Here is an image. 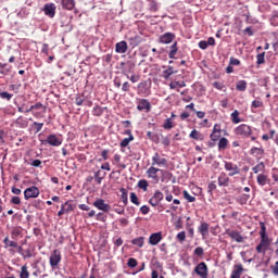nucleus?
<instances>
[{"label": "nucleus", "mask_w": 278, "mask_h": 278, "mask_svg": "<svg viewBox=\"0 0 278 278\" xmlns=\"http://www.w3.org/2000/svg\"><path fill=\"white\" fill-rule=\"evenodd\" d=\"M251 153L252 155H264V149L253 147Z\"/></svg>", "instance_id": "nucleus-44"}, {"label": "nucleus", "mask_w": 278, "mask_h": 278, "mask_svg": "<svg viewBox=\"0 0 278 278\" xmlns=\"http://www.w3.org/2000/svg\"><path fill=\"white\" fill-rule=\"evenodd\" d=\"M193 253H194V255L201 256V255H203V253H205V251L203 250L202 247H198V248H195Z\"/></svg>", "instance_id": "nucleus-56"}, {"label": "nucleus", "mask_w": 278, "mask_h": 278, "mask_svg": "<svg viewBox=\"0 0 278 278\" xmlns=\"http://www.w3.org/2000/svg\"><path fill=\"white\" fill-rule=\"evenodd\" d=\"M126 77H127V79H130V81L132 84H137V81H140V76H138V75H131L130 77H129V75H126Z\"/></svg>", "instance_id": "nucleus-51"}, {"label": "nucleus", "mask_w": 278, "mask_h": 278, "mask_svg": "<svg viewBox=\"0 0 278 278\" xmlns=\"http://www.w3.org/2000/svg\"><path fill=\"white\" fill-rule=\"evenodd\" d=\"M189 138H192L193 140H204L205 137L203 136V134H201L199 130L193 129L190 135Z\"/></svg>", "instance_id": "nucleus-25"}, {"label": "nucleus", "mask_w": 278, "mask_h": 278, "mask_svg": "<svg viewBox=\"0 0 278 278\" xmlns=\"http://www.w3.org/2000/svg\"><path fill=\"white\" fill-rule=\"evenodd\" d=\"M264 168H266V166L264 165V162H261L257 165H255L252 168V170H253V173H255V175H257V173H262V170H264Z\"/></svg>", "instance_id": "nucleus-39"}, {"label": "nucleus", "mask_w": 278, "mask_h": 278, "mask_svg": "<svg viewBox=\"0 0 278 278\" xmlns=\"http://www.w3.org/2000/svg\"><path fill=\"white\" fill-rule=\"evenodd\" d=\"M137 110H139V112H142L143 110H146V112H151V102L147 99H141L137 105Z\"/></svg>", "instance_id": "nucleus-16"}, {"label": "nucleus", "mask_w": 278, "mask_h": 278, "mask_svg": "<svg viewBox=\"0 0 278 278\" xmlns=\"http://www.w3.org/2000/svg\"><path fill=\"white\" fill-rule=\"evenodd\" d=\"M4 249H10L12 247L13 249L18 248V243L16 241H11L9 237H5L3 240Z\"/></svg>", "instance_id": "nucleus-26"}, {"label": "nucleus", "mask_w": 278, "mask_h": 278, "mask_svg": "<svg viewBox=\"0 0 278 278\" xmlns=\"http://www.w3.org/2000/svg\"><path fill=\"white\" fill-rule=\"evenodd\" d=\"M35 110H39L41 112H35L34 116H40V114H45V112H47V106H43L42 103L37 102L36 104L31 105L28 110H26V114H29V112H34Z\"/></svg>", "instance_id": "nucleus-8"}, {"label": "nucleus", "mask_w": 278, "mask_h": 278, "mask_svg": "<svg viewBox=\"0 0 278 278\" xmlns=\"http://www.w3.org/2000/svg\"><path fill=\"white\" fill-rule=\"evenodd\" d=\"M92 112L93 116H101V114H103V110L101 109V106H96Z\"/></svg>", "instance_id": "nucleus-53"}, {"label": "nucleus", "mask_w": 278, "mask_h": 278, "mask_svg": "<svg viewBox=\"0 0 278 278\" xmlns=\"http://www.w3.org/2000/svg\"><path fill=\"white\" fill-rule=\"evenodd\" d=\"M131 244H134L135 247H139V249H142L144 247V237H138L136 239H132Z\"/></svg>", "instance_id": "nucleus-29"}, {"label": "nucleus", "mask_w": 278, "mask_h": 278, "mask_svg": "<svg viewBox=\"0 0 278 278\" xmlns=\"http://www.w3.org/2000/svg\"><path fill=\"white\" fill-rule=\"evenodd\" d=\"M273 273L278 276V261L276 262V265L273 267Z\"/></svg>", "instance_id": "nucleus-64"}, {"label": "nucleus", "mask_w": 278, "mask_h": 278, "mask_svg": "<svg viewBox=\"0 0 278 278\" xmlns=\"http://www.w3.org/2000/svg\"><path fill=\"white\" fill-rule=\"evenodd\" d=\"M270 24L274 25V27H277L278 25V13H274L270 18Z\"/></svg>", "instance_id": "nucleus-49"}, {"label": "nucleus", "mask_w": 278, "mask_h": 278, "mask_svg": "<svg viewBox=\"0 0 278 278\" xmlns=\"http://www.w3.org/2000/svg\"><path fill=\"white\" fill-rule=\"evenodd\" d=\"M162 242V232H154L149 238V244L155 247Z\"/></svg>", "instance_id": "nucleus-18"}, {"label": "nucleus", "mask_w": 278, "mask_h": 278, "mask_svg": "<svg viewBox=\"0 0 278 278\" xmlns=\"http://www.w3.org/2000/svg\"><path fill=\"white\" fill-rule=\"evenodd\" d=\"M11 203H13V205H21V198L18 197H13L11 199Z\"/></svg>", "instance_id": "nucleus-58"}, {"label": "nucleus", "mask_w": 278, "mask_h": 278, "mask_svg": "<svg viewBox=\"0 0 278 278\" xmlns=\"http://www.w3.org/2000/svg\"><path fill=\"white\" fill-rule=\"evenodd\" d=\"M0 68H3V71H0L1 75H8L12 72V66H8V63H0Z\"/></svg>", "instance_id": "nucleus-33"}, {"label": "nucleus", "mask_w": 278, "mask_h": 278, "mask_svg": "<svg viewBox=\"0 0 278 278\" xmlns=\"http://www.w3.org/2000/svg\"><path fill=\"white\" fill-rule=\"evenodd\" d=\"M177 88H186V81L184 80H173L169 83L170 90H177Z\"/></svg>", "instance_id": "nucleus-22"}, {"label": "nucleus", "mask_w": 278, "mask_h": 278, "mask_svg": "<svg viewBox=\"0 0 278 278\" xmlns=\"http://www.w3.org/2000/svg\"><path fill=\"white\" fill-rule=\"evenodd\" d=\"M226 235L235 242H238V244H242V242H244V237L238 230L227 229Z\"/></svg>", "instance_id": "nucleus-6"}, {"label": "nucleus", "mask_w": 278, "mask_h": 278, "mask_svg": "<svg viewBox=\"0 0 278 278\" xmlns=\"http://www.w3.org/2000/svg\"><path fill=\"white\" fill-rule=\"evenodd\" d=\"M61 207L64 210L65 214H68L73 212V210H75V206H73L72 201L63 203Z\"/></svg>", "instance_id": "nucleus-30"}, {"label": "nucleus", "mask_w": 278, "mask_h": 278, "mask_svg": "<svg viewBox=\"0 0 278 278\" xmlns=\"http://www.w3.org/2000/svg\"><path fill=\"white\" fill-rule=\"evenodd\" d=\"M127 41H119L115 45V51L116 53H127Z\"/></svg>", "instance_id": "nucleus-20"}, {"label": "nucleus", "mask_w": 278, "mask_h": 278, "mask_svg": "<svg viewBox=\"0 0 278 278\" xmlns=\"http://www.w3.org/2000/svg\"><path fill=\"white\" fill-rule=\"evenodd\" d=\"M198 231L202 236V239L205 240L210 236V224L202 222L198 227Z\"/></svg>", "instance_id": "nucleus-11"}, {"label": "nucleus", "mask_w": 278, "mask_h": 278, "mask_svg": "<svg viewBox=\"0 0 278 278\" xmlns=\"http://www.w3.org/2000/svg\"><path fill=\"white\" fill-rule=\"evenodd\" d=\"M119 192L122 193V201H123L124 205H127V203H128L127 189L121 188Z\"/></svg>", "instance_id": "nucleus-40"}, {"label": "nucleus", "mask_w": 278, "mask_h": 278, "mask_svg": "<svg viewBox=\"0 0 278 278\" xmlns=\"http://www.w3.org/2000/svg\"><path fill=\"white\" fill-rule=\"evenodd\" d=\"M236 88H237V90H239V92H244V90H247V83H245V80H239L237 83Z\"/></svg>", "instance_id": "nucleus-38"}, {"label": "nucleus", "mask_w": 278, "mask_h": 278, "mask_svg": "<svg viewBox=\"0 0 278 278\" xmlns=\"http://www.w3.org/2000/svg\"><path fill=\"white\" fill-rule=\"evenodd\" d=\"M260 236H261V241L256 247V253L261 255H266V251L270 249V244L273 243V240H270V238L266 236V226H264V224L261 226Z\"/></svg>", "instance_id": "nucleus-1"}, {"label": "nucleus", "mask_w": 278, "mask_h": 278, "mask_svg": "<svg viewBox=\"0 0 278 278\" xmlns=\"http://www.w3.org/2000/svg\"><path fill=\"white\" fill-rule=\"evenodd\" d=\"M43 12H45L46 16L53 18V16H55V4L54 3L45 4Z\"/></svg>", "instance_id": "nucleus-15"}, {"label": "nucleus", "mask_w": 278, "mask_h": 278, "mask_svg": "<svg viewBox=\"0 0 278 278\" xmlns=\"http://www.w3.org/2000/svg\"><path fill=\"white\" fill-rule=\"evenodd\" d=\"M184 199H186V201H188V203H194V201H197L195 197L190 195V193H188V191H184Z\"/></svg>", "instance_id": "nucleus-43"}, {"label": "nucleus", "mask_w": 278, "mask_h": 278, "mask_svg": "<svg viewBox=\"0 0 278 278\" xmlns=\"http://www.w3.org/2000/svg\"><path fill=\"white\" fill-rule=\"evenodd\" d=\"M128 266L129 268H136L138 266V261H136V258H129Z\"/></svg>", "instance_id": "nucleus-52"}, {"label": "nucleus", "mask_w": 278, "mask_h": 278, "mask_svg": "<svg viewBox=\"0 0 278 278\" xmlns=\"http://www.w3.org/2000/svg\"><path fill=\"white\" fill-rule=\"evenodd\" d=\"M218 186L227 187L229 186V176L225 173H220L218 176Z\"/></svg>", "instance_id": "nucleus-21"}, {"label": "nucleus", "mask_w": 278, "mask_h": 278, "mask_svg": "<svg viewBox=\"0 0 278 278\" xmlns=\"http://www.w3.org/2000/svg\"><path fill=\"white\" fill-rule=\"evenodd\" d=\"M23 233V228L21 226H15L11 230V236L13 240H16L18 236H22Z\"/></svg>", "instance_id": "nucleus-23"}, {"label": "nucleus", "mask_w": 278, "mask_h": 278, "mask_svg": "<svg viewBox=\"0 0 278 278\" xmlns=\"http://www.w3.org/2000/svg\"><path fill=\"white\" fill-rule=\"evenodd\" d=\"M240 113L238 112V110L233 111L231 113V121L232 123H235L236 125H238V123H241V119H240Z\"/></svg>", "instance_id": "nucleus-37"}, {"label": "nucleus", "mask_w": 278, "mask_h": 278, "mask_svg": "<svg viewBox=\"0 0 278 278\" xmlns=\"http://www.w3.org/2000/svg\"><path fill=\"white\" fill-rule=\"evenodd\" d=\"M236 136H240L241 138H249L251 134H253V130L251 129V126L247 124H241L235 129Z\"/></svg>", "instance_id": "nucleus-2"}, {"label": "nucleus", "mask_w": 278, "mask_h": 278, "mask_svg": "<svg viewBox=\"0 0 278 278\" xmlns=\"http://www.w3.org/2000/svg\"><path fill=\"white\" fill-rule=\"evenodd\" d=\"M224 168L227 170L229 177H233V175H240V167L231 162H225Z\"/></svg>", "instance_id": "nucleus-4"}, {"label": "nucleus", "mask_w": 278, "mask_h": 278, "mask_svg": "<svg viewBox=\"0 0 278 278\" xmlns=\"http://www.w3.org/2000/svg\"><path fill=\"white\" fill-rule=\"evenodd\" d=\"M177 240H179V242H184L186 240V231H180L177 235Z\"/></svg>", "instance_id": "nucleus-55"}, {"label": "nucleus", "mask_w": 278, "mask_h": 278, "mask_svg": "<svg viewBox=\"0 0 278 278\" xmlns=\"http://www.w3.org/2000/svg\"><path fill=\"white\" fill-rule=\"evenodd\" d=\"M242 270H244L242 265H236L230 278H240V275H242Z\"/></svg>", "instance_id": "nucleus-24"}, {"label": "nucleus", "mask_w": 278, "mask_h": 278, "mask_svg": "<svg viewBox=\"0 0 278 278\" xmlns=\"http://www.w3.org/2000/svg\"><path fill=\"white\" fill-rule=\"evenodd\" d=\"M213 86L214 88H216V90H223V88H225V85H223V83L219 81H215Z\"/></svg>", "instance_id": "nucleus-57"}, {"label": "nucleus", "mask_w": 278, "mask_h": 278, "mask_svg": "<svg viewBox=\"0 0 278 278\" xmlns=\"http://www.w3.org/2000/svg\"><path fill=\"white\" fill-rule=\"evenodd\" d=\"M94 179L97 184H101V181H103V176H101V170H98L94 173Z\"/></svg>", "instance_id": "nucleus-50"}, {"label": "nucleus", "mask_w": 278, "mask_h": 278, "mask_svg": "<svg viewBox=\"0 0 278 278\" xmlns=\"http://www.w3.org/2000/svg\"><path fill=\"white\" fill-rule=\"evenodd\" d=\"M38 197H40V189L36 186L28 187L24 191V199L26 201H29V199H38Z\"/></svg>", "instance_id": "nucleus-3"}, {"label": "nucleus", "mask_w": 278, "mask_h": 278, "mask_svg": "<svg viewBox=\"0 0 278 278\" xmlns=\"http://www.w3.org/2000/svg\"><path fill=\"white\" fill-rule=\"evenodd\" d=\"M138 188H140L141 190H143V192H147L148 188H149V181H147L146 179H141L138 181Z\"/></svg>", "instance_id": "nucleus-36"}, {"label": "nucleus", "mask_w": 278, "mask_h": 278, "mask_svg": "<svg viewBox=\"0 0 278 278\" xmlns=\"http://www.w3.org/2000/svg\"><path fill=\"white\" fill-rule=\"evenodd\" d=\"M230 66H240V60L231 56L230 58Z\"/></svg>", "instance_id": "nucleus-54"}, {"label": "nucleus", "mask_w": 278, "mask_h": 278, "mask_svg": "<svg viewBox=\"0 0 278 278\" xmlns=\"http://www.w3.org/2000/svg\"><path fill=\"white\" fill-rule=\"evenodd\" d=\"M208 192H214L216 190V182H210L207 186Z\"/></svg>", "instance_id": "nucleus-60"}, {"label": "nucleus", "mask_w": 278, "mask_h": 278, "mask_svg": "<svg viewBox=\"0 0 278 278\" xmlns=\"http://www.w3.org/2000/svg\"><path fill=\"white\" fill-rule=\"evenodd\" d=\"M166 159L161 157L159 153L152 156V166H166Z\"/></svg>", "instance_id": "nucleus-17"}, {"label": "nucleus", "mask_w": 278, "mask_h": 278, "mask_svg": "<svg viewBox=\"0 0 278 278\" xmlns=\"http://www.w3.org/2000/svg\"><path fill=\"white\" fill-rule=\"evenodd\" d=\"M20 278H29V270H27V265L22 266Z\"/></svg>", "instance_id": "nucleus-41"}, {"label": "nucleus", "mask_w": 278, "mask_h": 278, "mask_svg": "<svg viewBox=\"0 0 278 278\" xmlns=\"http://www.w3.org/2000/svg\"><path fill=\"white\" fill-rule=\"evenodd\" d=\"M174 39H175V34L165 33L160 36L159 42H161V45H170V42H173Z\"/></svg>", "instance_id": "nucleus-12"}, {"label": "nucleus", "mask_w": 278, "mask_h": 278, "mask_svg": "<svg viewBox=\"0 0 278 278\" xmlns=\"http://www.w3.org/2000/svg\"><path fill=\"white\" fill-rule=\"evenodd\" d=\"M46 142H48V144H50L51 147H60V144H62V141L60 138H58V136L55 135H50Z\"/></svg>", "instance_id": "nucleus-19"}, {"label": "nucleus", "mask_w": 278, "mask_h": 278, "mask_svg": "<svg viewBox=\"0 0 278 278\" xmlns=\"http://www.w3.org/2000/svg\"><path fill=\"white\" fill-rule=\"evenodd\" d=\"M160 168L154 167V165H152L148 170H147V175L149 177V179H153L154 181H160V177L157 176V173H160Z\"/></svg>", "instance_id": "nucleus-14"}, {"label": "nucleus", "mask_w": 278, "mask_h": 278, "mask_svg": "<svg viewBox=\"0 0 278 278\" xmlns=\"http://www.w3.org/2000/svg\"><path fill=\"white\" fill-rule=\"evenodd\" d=\"M122 90L124 91V92H129V83H124L123 85H122Z\"/></svg>", "instance_id": "nucleus-63"}, {"label": "nucleus", "mask_w": 278, "mask_h": 278, "mask_svg": "<svg viewBox=\"0 0 278 278\" xmlns=\"http://www.w3.org/2000/svg\"><path fill=\"white\" fill-rule=\"evenodd\" d=\"M175 55H177V42H174L172 46H170V51L168 53V58L170 60L175 59Z\"/></svg>", "instance_id": "nucleus-34"}, {"label": "nucleus", "mask_w": 278, "mask_h": 278, "mask_svg": "<svg viewBox=\"0 0 278 278\" xmlns=\"http://www.w3.org/2000/svg\"><path fill=\"white\" fill-rule=\"evenodd\" d=\"M199 47H200V49H203V50L207 49V47H208L207 41H205V40L200 41Z\"/></svg>", "instance_id": "nucleus-62"}, {"label": "nucleus", "mask_w": 278, "mask_h": 278, "mask_svg": "<svg viewBox=\"0 0 278 278\" xmlns=\"http://www.w3.org/2000/svg\"><path fill=\"white\" fill-rule=\"evenodd\" d=\"M130 201L134 203V205H140V200H138L136 192L130 193Z\"/></svg>", "instance_id": "nucleus-45"}, {"label": "nucleus", "mask_w": 278, "mask_h": 278, "mask_svg": "<svg viewBox=\"0 0 278 278\" xmlns=\"http://www.w3.org/2000/svg\"><path fill=\"white\" fill-rule=\"evenodd\" d=\"M174 125H173V121H170V118L165 119V123L163 124V128L164 129H173Z\"/></svg>", "instance_id": "nucleus-46"}, {"label": "nucleus", "mask_w": 278, "mask_h": 278, "mask_svg": "<svg viewBox=\"0 0 278 278\" xmlns=\"http://www.w3.org/2000/svg\"><path fill=\"white\" fill-rule=\"evenodd\" d=\"M0 97H1V99H7V101H10L12 99V93H10L8 91H2V92H0Z\"/></svg>", "instance_id": "nucleus-48"}, {"label": "nucleus", "mask_w": 278, "mask_h": 278, "mask_svg": "<svg viewBox=\"0 0 278 278\" xmlns=\"http://www.w3.org/2000/svg\"><path fill=\"white\" fill-rule=\"evenodd\" d=\"M266 181H268V176H266L264 174H260L257 176V184H258V186H266Z\"/></svg>", "instance_id": "nucleus-35"}, {"label": "nucleus", "mask_w": 278, "mask_h": 278, "mask_svg": "<svg viewBox=\"0 0 278 278\" xmlns=\"http://www.w3.org/2000/svg\"><path fill=\"white\" fill-rule=\"evenodd\" d=\"M251 108H254L255 110H257V108H264V102L260 101V100H254L252 102Z\"/></svg>", "instance_id": "nucleus-47"}, {"label": "nucleus", "mask_w": 278, "mask_h": 278, "mask_svg": "<svg viewBox=\"0 0 278 278\" xmlns=\"http://www.w3.org/2000/svg\"><path fill=\"white\" fill-rule=\"evenodd\" d=\"M140 212H141V214L146 215L150 212V208H149V206L143 205V206L140 207Z\"/></svg>", "instance_id": "nucleus-61"}, {"label": "nucleus", "mask_w": 278, "mask_h": 278, "mask_svg": "<svg viewBox=\"0 0 278 278\" xmlns=\"http://www.w3.org/2000/svg\"><path fill=\"white\" fill-rule=\"evenodd\" d=\"M60 262H62V254L59 252V250H54L50 255L51 268H58V266L60 265Z\"/></svg>", "instance_id": "nucleus-5"}, {"label": "nucleus", "mask_w": 278, "mask_h": 278, "mask_svg": "<svg viewBox=\"0 0 278 278\" xmlns=\"http://www.w3.org/2000/svg\"><path fill=\"white\" fill-rule=\"evenodd\" d=\"M229 147V140L225 137L220 138L218 141V150L219 151H225Z\"/></svg>", "instance_id": "nucleus-28"}, {"label": "nucleus", "mask_w": 278, "mask_h": 278, "mask_svg": "<svg viewBox=\"0 0 278 278\" xmlns=\"http://www.w3.org/2000/svg\"><path fill=\"white\" fill-rule=\"evenodd\" d=\"M41 53H45L46 55H49V45H47V43L42 45Z\"/></svg>", "instance_id": "nucleus-59"}, {"label": "nucleus", "mask_w": 278, "mask_h": 278, "mask_svg": "<svg viewBox=\"0 0 278 278\" xmlns=\"http://www.w3.org/2000/svg\"><path fill=\"white\" fill-rule=\"evenodd\" d=\"M265 55H266V52H262V53L257 54V56H256V64L258 66L264 64V62H266L265 59H264Z\"/></svg>", "instance_id": "nucleus-42"}, {"label": "nucleus", "mask_w": 278, "mask_h": 278, "mask_svg": "<svg viewBox=\"0 0 278 278\" xmlns=\"http://www.w3.org/2000/svg\"><path fill=\"white\" fill-rule=\"evenodd\" d=\"M62 5L65 10H73L75 8V0H62Z\"/></svg>", "instance_id": "nucleus-31"}, {"label": "nucleus", "mask_w": 278, "mask_h": 278, "mask_svg": "<svg viewBox=\"0 0 278 278\" xmlns=\"http://www.w3.org/2000/svg\"><path fill=\"white\" fill-rule=\"evenodd\" d=\"M175 73H177V71H175L173 66H168L166 70L163 71V77L164 79H170V76L175 75Z\"/></svg>", "instance_id": "nucleus-27"}, {"label": "nucleus", "mask_w": 278, "mask_h": 278, "mask_svg": "<svg viewBox=\"0 0 278 278\" xmlns=\"http://www.w3.org/2000/svg\"><path fill=\"white\" fill-rule=\"evenodd\" d=\"M93 205L97 207V210H100L101 212H110L112 207L110 204L105 203V200L98 199L93 202Z\"/></svg>", "instance_id": "nucleus-9"}, {"label": "nucleus", "mask_w": 278, "mask_h": 278, "mask_svg": "<svg viewBox=\"0 0 278 278\" xmlns=\"http://www.w3.org/2000/svg\"><path fill=\"white\" fill-rule=\"evenodd\" d=\"M132 140H134V135H130L128 138H125L121 141L119 147L122 149H125V147H129V142H132Z\"/></svg>", "instance_id": "nucleus-32"}, {"label": "nucleus", "mask_w": 278, "mask_h": 278, "mask_svg": "<svg viewBox=\"0 0 278 278\" xmlns=\"http://www.w3.org/2000/svg\"><path fill=\"white\" fill-rule=\"evenodd\" d=\"M194 273L201 278H207V265L204 262L198 264L194 268Z\"/></svg>", "instance_id": "nucleus-10"}, {"label": "nucleus", "mask_w": 278, "mask_h": 278, "mask_svg": "<svg viewBox=\"0 0 278 278\" xmlns=\"http://www.w3.org/2000/svg\"><path fill=\"white\" fill-rule=\"evenodd\" d=\"M163 200H164V193L157 190L154 192L153 197L149 200V203L150 205H152V207H157V205H160V203H162Z\"/></svg>", "instance_id": "nucleus-7"}, {"label": "nucleus", "mask_w": 278, "mask_h": 278, "mask_svg": "<svg viewBox=\"0 0 278 278\" xmlns=\"http://www.w3.org/2000/svg\"><path fill=\"white\" fill-rule=\"evenodd\" d=\"M220 134H223V129L220 128V124H215L214 127H213V131L210 135L211 140H213V142H216V140H219Z\"/></svg>", "instance_id": "nucleus-13"}]
</instances>
